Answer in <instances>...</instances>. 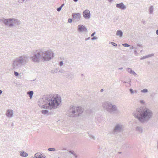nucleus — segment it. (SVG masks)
Instances as JSON below:
<instances>
[{"label": "nucleus", "mask_w": 158, "mask_h": 158, "mask_svg": "<svg viewBox=\"0 0 158 158\" xmlns=\"http://www.w3.org/2000/svg\"><path fill=\"white\" fill-rule=\"evenodd\" d=\"M41 60L44 61H48L52 59L54 56V54L53 51L51 50L46 51L41 50Z\"/></svg>", "instance_id": "obj_6"}, {"label": "nucleus", "mask_w": 158, "mask_h": 158, "mask_svg": "<svg viewBox=\"0 0 158 158\" xmlns=\"http://www.w3.org/2000/svg\"><path fill=\"white\" fill-rule=\"evenodd\" d=\"M77 30V31L80 33H86L88 31L86 27L81 24L78 26Z\"/></svg>", "instance_id": "obj_11"}, {"label": "nucleus", "mask_w": 158, "mask_h": 158, "mask_svg": "<svg viewBox=\"0 0 158 158\" xmlns=\"http://www.w3.org/2000/svg\"><path fill=\"white\" fill-rule=\"evenodd\" d=\"M41 112L44 115H49L50 114V113L48 111L46 110H42Z\"/></svg>", "instance_id": "obj_23"}, {"label": "nucleus", "mask_w": 158, "mask_h": 158, "mask_svg": "<svg viewBox=\"0 0 158 158\" xmlns=\"http://www.w3.org/2000/svg\"><path fill=\"white\" fill-rule=\"evenodd\" d=\"M59 158V157H58V158Z\"/></svg>", "instance_id": "obj_63"}, {"label": "nucleus", "mask_w": 158, "mask_h": 158, "mask_svg": "<svg viewBox=\"0 0 158 158\" xmlns=\"http://www.w3.org/2000/svg\"><path fill=\"white\" fill-rule=\"evenodd\" d=\"M20 155L22 157H26L28 156V154L23 151H21L19 152Z\"/></svg>", "instance_id": "obj_20"}, {"label": "nucleus", "mask_w": 158, "mask_h": 158, "mask_svg": "<svg viewBox=\"0 0 158 158\" xmlns=\"http://www.w3.org/2000/svg\"><path fill=\"white\" fill-rule=\"evenodd\" d=\"M13 125H14V124H12V126H13Z\"/></svg>", "instance_id": "obj_61"}, {"label": "nucleus", "mask_w": 158, "mask_h": 158, "mask_svg": "<svg viewBox=\"0 0 158 158\" xmlns=\"http://www.w3.org/2000/svg\"><path fill=\"white\" fill-rule=\"evenodd\" d=\"M48 150L49 151H55L56 149L53 148H50L48 149Z\"/></svg>", "instance_id": "obj_30"}, {"label": "nucleus", "mask_w": 158, "mask_h": 158, "mask_svg": "<svg viewBox=\"0 0 158 158\" xmlns=\"http://www.w3.org/2000/svg\"><path fill=\"white\" fill-rule=\"evenodd\" d=\"M73 1L75 2H77L78 1V0H73Z\"/></svg>", "instance_id": "obj_53"}, {"label": "nucleus", "mask_w": 158, "mask_h": 158, "mask_svg": "<svg viewBox=\"0 0 158 158\" xmlns=\"http://www.w3.org/2000/svg\"><path fill=\"white\" fill-rule=\"evenodd\" d=\"M69 152L73 154V155L75 156L76 158L77 157V156L76 155V154L74 153V152L73 151L70 150L69 151Z\"/></svg>", "instance_id": "obj_29"}, {"label": "nucleus", "mask_w": 158, "mask_h": 158, "mask_svg": "<svg viewBox=\"0 0 158 158\" xmlns=\"http://www.w3.org/2000/svg\"><path fill=\"white\" fill-rule=\"evenodd\" d=\"M140 103L143 104L144 103V101L143 100H141L140 101Z\"/></svg>", "instance_id": "obj_40"}, {"label": "nucleus", "mask_w": 158, "mask_h": 158, "mask_svg": "<svg viewBox=\"0 0 158 158\" xmlns=\"http://www.w3.org/2000/svg\"><path fill=\"white\" fill-rule=\"evenodd\" d=\"M35 158H45L46 156L44 155H41L39 153H36L34 156Z\"/></svg>", "instance_id": "obj_21"}, {"label": "nucleus", "mask_w": 158, "mask_h": 158, "mask_svg": "<svg viewBox=\"0 0 158 158\" xmlns=\"http://www.w3.org/2000/svg\"><path fill=\"white\" fill-rule=\"evenodd\" d=\"M60 60H64V57H61L60 58Z\"/></svg>", "instance_id": "obj_48"}, {"label": "nucleus", "mask_w": 158, "mask_h": 158, "mask_svg": "<svg viewBox=\"0 0 158 158\" xmlns=\"http://www.w3.org/2000/svg\"><path fill=\"white\" fill-rule=\"evenodd\" d=\"M102 106L103 109L110 114H114L117 110L118 109L115 105L108 101L103 102Z\"/></svg>", "instance_id": "obj_5"}, {"label": "nucleus", "mask_w": 158, "mask_h": 158, "mask_svg": "<svg viewBox=\"0 0 158 158\" xmlns=\"http://www.w3.org/2000/svg\"><path fill=\"white\" fill-rule=\"evenodd\" d=\"M33 91H28L27 92V94L29 96L30 98V99H31L32 98V96L33 94Z\"/></svg>", "instance_id": "obj_26"}, {"label": "nucleus", "mask_w": 158, "mask_h": 158, "mask_svg": "<svg viewBox=\"0 0 158 158\" xmlns=\"http://www.w3.org/2000/svg\"><path fill=\"white\" fill-rule=\"evenodd\" d=\"M73 21V20L71 19H68V22L69 23H71Z\"/></svg>", "instance_id": "obj_38"}, {"label": "nucleus", "mask_w": 158, "mask_h": 158, "mask_svg": "<svg viewBox=\"0 0 158 158\" xmlns=\"http://www.w3.org/2000/svg\"><path fill=\"white\" fill-rule=\"evenodd\" d=\"M6 115L8 117H12L13 115V111L12 110H8L6 112Z\"/></svg>", "instance_id": "obj_16"}, {"label": "nucleus", "mask_w": 158, "mask_h": 158, "mask_svg": "<svg viewBox=\"0 0 158 158\" xmlns=\"http://www.w3.org/2000/svg\"><path fill=\"white\" fill-rule=\"evenodd\" d=\"M64 3L62 4L61 6H60V7H61V8L64 6Z\"/></svg>", "instance_id": "obj_47"}, {"label": "nucleus", "mask_w": 158, "mask_h": 158, "mask_svg": "<svg viewBox=\"0 0 158 158\" xmlns=\"http://www.w3.org/2000/svg\"><path fill=\"white\" fill-rule=\"evenodd\" d=\"M29 61V57L27 55H23L15 58L12 61L11 67L12 69L16 70L25 66Z\"/></svg>", "instance_id": "obj_4"}, {"label": "nucleus", "mask_w": 158, "mask_h": 158, "mask_svg": "<svg viewBox=\"0 0 158 158\" xmlns=\"http://www.w3.org/2000/svg\"><path fill=\"white\" fill-rule=\"evenodd\" d=\"M148 91V89H144L141 90V92L143 93H146Z\"/></svg>", "instance_id": "obj_28"}, {"label": "nucleus", "mask_w": 158, "mask_h": 158, "mask_svg": "<svg viewBox=\"0 0 158 158\" xmlns=\"http://www.w3.org/2000/svg\"><path fill=\"white\" fill-rule=\"evenodd\" d=\"M3 22L6 26L11 27L14 26V24L13 23V18L3 19Z\"/></svg>", "instance_id": "obj_9"}, {"label": "nucleus", "mask_w": 158, "mask_h": 158, "mask_svg": "<svg viewBox=\"0 0 158 158\" xmlns=\"http://www.w3.org/2000/svg\"><path fill=\"white\" fill-rule=\"evenodd\" d=\"M129 80H129V82H131V79H129Z\"/></svg>", "instance_id": "obj_57"}, {"label": "nucleus", "mask_w": 158, "mask_h": 158, "mask_svg": "<svg viewBox=\"0 0 158 158\" xmlns=\"http://www.w3.org/2000/svg\"><path fill=\"white\" fill-rule=\"evenodd\" d=\"M76 117L78 116L79 114H81L83 112V110L81 107L76 106Z\"/></svg>", "instance_id": "obj_15"}, {"label": "nucleus", "mask_w": 158, "mask_h": 158, "mask_svg": "<svg viewBox=\"0 0 158 158\" xmlns=\"http://www.w3.org/2000/svg\"><path fill=\"white\" fill-rule=\"evenodd\" d=\"M110 44H111L112 45H113V46L115 47H116L117 46V44H115V43H114V42H110Z\"/></svg>", "instance_id": "obj_33"}, {"label": "nucleus", "mask_w": 158, "mask_h": 158, "mask_svg": "<svg viewBox=\"0 0 158 158\" xmlns=\"http://www.w3.org/2000/svg\"><path fill=\"white\" fill-rule=\"evenodd\" d=\"M118 69H123V67H121V68H119Z\"/></svg>", "instance_id": "obj_52"}, {"label": "nucleus", "mask_w": 158, "mask_h": 158, "mask_svg": "<svg viewBox=\"0 0 158 158\" xmlns=\"http://www.w3.org/2000/svg\"><path fill=\"white\" fill-rule=\"evenodd\" d=\"M59 64L60 66H61L63 65V61H60L59 63Z\"/></svg>", "instance_id": "obj_35"}, {"label": "nucleus", "mask_w": 158, "mask_h": 158, "mask_svg": "<svg viewBox=\"0 0 158 158\" xmlns=\"http://www.w3.org/2000/svg\"><path fill=\"white\" fill-rule=\"evenodd\" d=\"M142 22L143 24H145L146 23V22L145 20H143V19L142 20Z\"/></svg>", "instance_id": "obj_42"}, {"label": "nucleus", "mask_w": 158, "mask_h": 158, "mask_svg": "<svg viewBox=\"0 0 158 158\" xmlns=\"http://www.w3.org/2000/svg\"><path fill=\"white\" fill-rule=\"evenodd\" d=\"M134 48V47L132 46H131V47L130 48V49H132Z\"/></svg>", "instance_id": "obj_51"}, {"label": "nucleus", "mask_w": 158, "mask_h": 158, "mask_svg": "<svg viewBox=\"0 0 158 158\" xmlns=\"http://www.w3.org/2000/svg\"><path fill=\"white\" fill-rule=\"evenodd\" d=\"M129 91L130 93L132 94L134 93V90L132 89H130Z\"/></svg>", "instance_id": "obj_32"}, {"label": "nucleus", "mask_w": 158, "mask_h": 158, "mask_svg": "<svg viewBox=\"0 0 158 158\" xmlns=\"http://www.w3.org/2000/svg\"><path fill=\"white\" fill-rule=\"evenodd\" d=\"M3 19H0V23L1 21L3 22Z\"/></svg>", "instance_id": "obj_54"}, {"label": "nucleus", "mask_w": 158, "mask_h": 158, "mask_svg": "<svg viewBox=\"0 0 158 158\" xmlns=\"http://www.w3.org/2000/svg\"><path fill=\"white\" fill-rule=\"evenodd\" d=\"M84 17L86 19H89L90 17V12L89 10H85L83 12Z\"/></svg>", "instance_id": "obj_13"}, {"label": "nucleus", "mask_w": 158, "mask_h": 158, "mask_svg": "<svg viewBox=\"0 0 158 158\" xmlns=\"http://www.w3.org/2000/svg\"><path fill=\"white\" fill-rule=\"evenodd\" d=\"M14 74L15 76H18L19 75V73L15 71L14 72Z\"/></svg>", "instance_id": "obj_37"}, {"label": "nucleus", "mask_w": 158, "mask_h": 158, "mask_svg": "<svg viewBox=\"0 0 158 158\" xmlns=\"http://www.w3.org/2000/svg\"><path fill=\"white\" fill-rule=\"evenodd\" d=\"M137 45L139 47H142V45L141 44H137Z\"/></svg>", "instance_id": "obj_43"}, {"label": "nucleus", "mask_w": 158, "mask_h": 158, "mask_svg": "<svg viewBox=\"0 0 158 158\" xmlns=\"http://www.w3.org/2000/svg\"><path fill=\"white\" fill-rule=\"evenodd\" d=\"M90 37H89L88 38H86L85 39V41H87V40H89L90 39Z\"/></svg>", "instance_id": "obj_44"}, {"label": "nucleus", "mask_w": 158, "mask_h": 158, "mask_svg": "<svg viewBox=\"0 0 158 158\" xmlns=\"http://www.w3.org/2000/svg\"><path fill=\"white\" fill-rule=\"evenodd\" d=\"M122 45L125 47H129V46H130V45L128 44H127V43H125V44H122Z\"/></svg>", "instance_id": "obj_31"}, {"label": "nucleus", "mask_w": 158, "mask_h": 158, "mask_svg": "<svg viewBox=\"0 0 158 158\" xmlns=\"http://www.w3.org/2000/svg\"><path fill=\"white\" fill-rule=\"evenodd\" d=\"M72 16L73 21L78 22L81 19V15L80 13H73Z\"/></svg>", "instance_id": "obj_10"}, {"label": "nucleus", "mask_w": 158, "mask_h": 158, "mask_svg": "<svg viewBox=\"0 0 158 158\" xmlns=\"http://www.w3.org/2000/svg\"><path fill=\"white\" fill-rule=\"evenodd\" d=\"M98 39V37L96 36H94L93 37L91 38V40H96Z\"/></svg>", "instance_id": "obj_36"}, {"label": "nucleus", "mask_w": 158, "mask_h": 158, "mask_svg": "<svg viewBox=\"0 0 158 158\" xmlns=\"http://www.w3.org/2000/svg\"><path fill=\"white\" fill-rule=\"evenodd\" d=\"M123 82L124 83H126V81H124Z\"/></svg>", "instance_id": "obj_60"}, {"label": "nucleus", "mask_w": 158, "mask_h": 158, "mask_svg": "<svg viewBox=\"0 0 158 158\" xmlns=\"http://www.w3.org/2000/svg\"><path fill=\"white\" fill-rule=\"evenodd\" d=\"M116 35L119 36L120 37H122L123 35V32L121 30H118L116 32Z\"/></svg>", "instance_id": "obj_22"}, {"label": "nucleus", "mask_w": 158, "mask_h": 158, "mask_svg": "<svg viewBox=\"0 0 158 158\" xmlns=\"http://www.w3.org/2000/svg\"><path fill=\"white\" fill-rule=\"evenodd\" d=\"M89 137L91 139H95V137L91 135H89Z\"/></svg>", "instance_id": "obj_34"}, {"label": "nucleus", "mask_w": 158, "mask_h": 158, "mask_svg": "<svg viewBox=\"0 0 158 158\" xmlns=\"http://www.w3.org/2000/svg\"><path fill=\"white\" fill-rule=\"evenodd\" d=\"M81 75H82V76H83V74H81Z\"/></svg>", "instance_id": "obj_62"}, {"label": "nucleus", "mask_w": 158, "mask_h": 158, "mask_svg": "<svg viewBox=\"0 0 158 158\" xmlns=\"http://www.w3.org/2000/svg\"><path fill=\"white\" fill-rule=\"evenodd\" d=\"M29 61V57L27 55H23L15 58L12 61L11 67L12 69L16 70L25 66Z\"/></svg>", "instance_id": "obj_3"}, {"label": "nucleus", "mask_w": 158, "mask_h": 158, "mask_svg": "<svg viewBox=\"0 0 158 158\" xmlns=\"http://www.w3.org/2000/svg\"><path fill=\"white\" fill-rule=\"evenodd\" d=\"M63 150H66V149H63Z\"/></svg>", "instance_id": "obj_58"}, {"label": "nucleus", "mask_w": 158, "mask_h": 158, "mask_svg": "<svg viewBox=\"0 0 158 158\" xmlns=\"http://www.w3.org/2000/svg\"><path fill=\"white\" fill-rule=\"evenodd\" d=\"M116 6L117 7L122 10H124L126 8V6L123 2L116 4Z\"/></svg>", "instance_id": "obj_14"}, {"label": "nucleus", "mask_w": 158, "mask_h": 158, "mask_svg": "<svg viewBox=\"0 0 158 158\" xmlns=\"http://www.w3.org/2000/svg\"><path fill=\"white\" fill-rule=\"evenodd\" d=\"M59 72H60V71H58V70L57 69H54L52 70L51 71V73H54Z\"/></svg>", "instance_id": "obj_27"}, {"label": "nucleus", "mask_w": 158, "mask_h": 158, "mask_svg": "<svg viewBox=\"0 0 158 158\" xmlns=\"http://www.w3.org/2000/svg\"><path fill=\"white\" fill-rule=\"evenodd\" d=\"M153 54H151L149 55H148L144 56H143V57H141L140 58V60H142L144 59H145L146 58H148V57H150L151 56H154Z\"/></svg>", "instance_id": "obj_24"}, {"label": "nucleus", "mask_w": 158, "mask_h": 158, "mask_svg": "<svg viewBox=\"0 0 158 158\" xmlns=\"http://www.w3.org/2000/svg\"><path fill=\"white\" fill-rule=\"evenodd\" d=\"M113 0H108V1L109 2H111V1H112Z\"/></svg>", "instance_id": "obj_56"}, {"label": "nucleus", "mask_w": 158, "mask_h": 158, "mask_svg": "<svg viewBox=\"0 0 158 158\" xmlns=\"http://www.w3.org/2000/svg\"><path fill=\"white\" fill-rule=\"evenodd\" d=\"M135 130L139 133H142L143 131V127L140 126H137L135 128Z\"/></svg>", "instance_id": "obj_18"}, {"label": "nucleus", "mask_w": 158, "mask_h": 158, "mask_svg": "<svg viewBox=\"0 0 158 158\" xmlns=\"http://www.w3.org/2000/svg\"><path fill=\"white\" fill-rule=\"evenodd\" d=\"M60 97L50 94L40 98L38 104L41 108L51 110L57 108L61 102Z\"/></svg>", "instance_id": "obj_1"}, {"label": "nucleus", "mask_w": 158, "mask_h": 158, "mask_svg": "<svg viewBox=\"0 0 158 158\" xmlns=\"http://www.w3.org/2000/svg\"><path fill=\"white\" fill-rule=\"evenodd\" d=\"M154 7L153 6H151L149 7V14H152L153 13L154 10Z\"/></svg>", "instance_id": "obj_25"}, {"label": "nucleus", "mask_w": 158, "mask_h": 158, "mask_svg": "<svg viewBox=\"0 0 158 158\" xmlns=\"http://www.w3.org/2000/svg\"><path fill=\"white\" fill-rule=\"evenodd\" d=\"M2 91L1 90V89H0V95H1V94H2Z\"/></svg>", "instance_id": "obj_46"}, {"label": "nucleus", "mask_w": 158, "mask_h": 158, "mask_svg": "<svg viewBox=\"0 0 158 158\" xmlns=\"http://www.w3.org/2000/svg\"><path fill=\"white\" fill-rule=\"evenodd\" d=\"M76 106H70L67 112V115L71 117H76Z\"/></svg>", "instance_id": "obj_8"}, {"label": "nucleus", "mask_w": 158, "mask_h": 158, "mask_svg": "<svg viewBox=\"0 0 158 158\" xmlns=\"http://www.w3.org/2000/svg\"><path fill=\"white\" fill-rule=\"evenodd\" d=\"M156 34L157 35H158V29H157V30H156Z\"/></svg>", "instance_id": "obj_50"}, {"label": "nucleus", "mask_w": 158, "mask_h": 158, "mask_svg": "<svg viewBox=\"0 0 158 158\" xmlns=\"http://www.w3.org/2000/svg\"><path fill=\"white\" fill-rule=\"evenodd\" d=\"M123 126L120 124H117L115 126L114 131V132H119L123 130Z\"/></svg>", "instance_id": "obj_12"}, {"label": "nucleus", "mask_w": 158, "mask_h": 158, "mask_svg": "<svg viewBox=\"0 0 158 158\" xmlns=\"http://www.w3.org/2000/svg\"><path fill=\"white\" fill-rule=\"evenodd\" d=\"M134 53L135 55H137L138 54L137 51L136 50H135Z\"/></svg>", "instance_id": "obj_45"}, {"label": "nucleus", "mask_w": 158, "mask_h": 158, "mask_svg": "<svg viewBox=\"0 0 158 158\" xmlns=\"http://www.w3.org/2000/svg\"><path fill=\"white\" fill-rule=\"evenodd\" d=\"M96 34V32H94L91 35V36H93Z\"/></svg>", "instance_id": "obj_41"}, {"label": "nucleus", "mask_w": 158, "mask_h": 158, "mask_svg": "<svg viewBox=\"0 0 158 158\" xmlns=\"http://www.w3.org/2000/svg\"><path fill=\"white\" fill-rule=\"evenodd\" d=\"M133 114L135 118L142 124L147 123L153 116L152 111L147 108H137L133 112Z\"/></svg>", "instance_id": "obj_2"}, {"label": "nucleus", "mask_w": 158, "mask_h": 158, "mask_svg": "<svg viewBox=\"0 0 158 158\" xmlns=\"http://www.w3.org/2000/svg\"><path fill=\"white\" fill-rule=\"evenodd\" d=\"M103 91V89H102L101 90H100V91L101 92H102Z\"/></svg>", "instance_id": "obj_55"}, {"label": "nucleus", "mask_w": 158, "mask_h": 158, "mask_svg": "<svg viewBox=\"0 0 158 158\" xmlns=\"http://www.w3.org/2000/svg\"><path fill=\"white\" fill-rule=\"evenodd\" d=\"M61 9H62V8H61V7H60V6L57 9V10L59 12L61 10Z\"/></svg>", "instance_id": "obj_39"}, {"label": "nucleus", "mask_w": 158, "mask_h": 158, "mask_svg": "<svg viewBox=\"0 0 158 158\" xmlns=\"http://www.w3.org/2000/svg\"><path fill=\"white\" fill-rule=\"evenodd\" d=\"M60 72L62 73V71H60Z\"/></svg>", "instance_id": "obj_59"}, {"label": "nucleus", "mask_w": 158, "mask_h": 158, "mask_svg": "<svg viewBox=\"0 0 158 158\" xmlns=\"http://www.w3.org/2000/svg\"><path fill=\"white\" fill-rule=\"evenodd\" d=\"M13 23L14 24L15 26V25H19L21 23V22L20 20L17 19L13 18Z\"/></svg>", "instance_id": "obj_17"}, {"label": "nucleus", "mask_w": 158, "mask_h": 158, "mask_svg": "<svg viewBox=\"0 0 158 158\" xmlns=\"http://www.w3.org/2000/svg\"><path fill=\"white\" fill-rule=\"evenodd\" d=\"M134 93H138V91L137 90H134Z\"/></svg>", "instance_id": "obj_49"}, {"label": "nucleus", "mask_w": 158, "mask_h": 158, "mask_svg": "<svg viewBox=\"0 0 158 158\" xmlns=\"http://www.w3.org/2000/svg\"><path fill=\"white\" fill-rule=\"evenodd\" d=\"M127 72L131 74H132L134 76L136 75V73L134 71L132 70V69L130 68H127L126 69Z\"/></svg>", "instance_id": "obj_19"}, {"label": "nucleus", "mask_w": 158, "mask_h": 158, "mask_svg": "<svg viewBox=\"0 0 158 158\" xmlns=\"http://www.w3.org/2000/svg\"><path fill=\"white\" fill-rule=\"evenodd\" d=\"M33 53V56H31L32 61L34 62H39L40 59H41V50H36Z\"/></svg>", "instance_id": "obj_7"}]
</instances>
